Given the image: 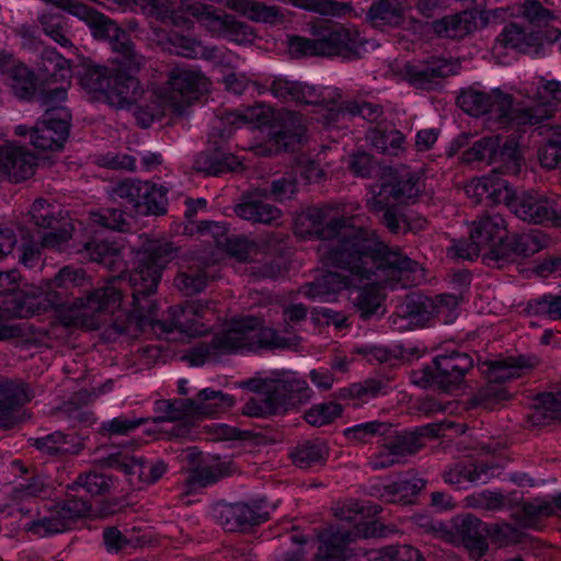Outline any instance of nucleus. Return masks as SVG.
Segmentation results:
<instances>
[{"label":"nucleus","instance_id":"obj_1","mask_svg":"<svg viewBox=\"0 0 561 561\" xmlns=\"http://www.w3.org/2000/svg\"><path fill=\"white\" fill-rule=\"evenodd\" d=\"M295 230L301 237L314 233L322 239L319 253L330 268L304 287L302 294L313 300L332 301L340 290L358 287L353 301L363 318L381 310L385 298L381 285L412 286L414 275L421 272L416 262L327 209L313 208L300 215Z\"/></svg>","mask_w":561,"mask_h":561},{"label":"nucleus","instance_id":"obj_2","mask_svg":"<svg viewBox=\"0 0 561 561\" xmlns=\"http://www.w3.org/2000/svg\"><path fill=\"white\" fill-rule=\"evenodd\" d=\"M91 285V277L81 267L64 266L58 273L41 285H32L24 290L23 304L27 312L39 313L54 309L67 320V324L98 330L106 327L108 334L127 332L129 318L118 314L123 294L114 280L105 286L88 291L84 297L71 298L75 289Z\"/></svg>","mask_w":561,"mask_h":561},{"label":"nucleus","instance_id":"obj_3","mask_svg":"<svg viewBox=\"0 0 561 561\" xmlns=\"http://www.w3.org/2000/svg\"><path fill=\"white\" fill-rule=\"evenodd\" d=\"M379 513L376 505L365 506L358 502L346 505L343 518L354 524L351 531L345 526L331 527L319 537V547L314 561H423L419 550L411 546H390L366 554H346V548L356 537H373L379 535L378 523L374 517ZM291 561V560H284Z\"/></svg>","mask_w":561,"mask_h":561},{"label":"nucleus","instance_id":"obj_4","mask_svg":"<svg viewBox=\"0 0 561 561\" xmlns=\"http://www.w3.org/2000/svg\"><path fill=\"white\" fill-rule=\"evenodd\" d=\"M248 390L255 397L248 401V415L287 411L302 402L308 396V385L294 371L259 373L248 380Z\"/></svg>","mask_w":561,"mask_h":561},{"label":"nucleus","instance_id":"obj_5","mask_svg":"<svg viewBox=\"0 0 561 561\" xmlns=\"http://www.w3.org/2000/svg\"><path fill=\"white\" fill-rule=\"evenodd\" d=\"M176 253V249L170 242H151L147 247L133 253L134 267L129 273H118V277L112 278L118 287V283L127 280L131 288V297L137 311L144 312L146 307L141 305V298L152 295L161 278V271ZM122 289V287L119 286Z\"/></svg>","mask_w":561,"mask_h":561},{"label":"nucleus","instance_id":"obj_6","mask_svg":"<svg viewBox=\"0 0 561 561\" xmlns=\"http://www.w3.org/2000/svg\"><path fill=\"white\" fill-rule=\"evenodd\" d=\"M82 85L98 99H103L116 108H127L137 104L144 93L138 76L128 71L93 66L82 77Z\"/></svg>","mask_w":561,"mask_h":561},{"label":"nucleus","instance_id":"obj_7","mask_svg":"<svg viewBox=\"0 0 561 561\" xmlns=\"http://www.w3.org/2000/svg\"><path fill=\"white\" fill-rule=\"evenodd\" d=\"M459 298L455 295H440L435 298L419 294L409 295L397 306L392 325L399 331L425 325L432 319L448 324L458 316Z\"/></svg>","mask_w":561,"mask_h":561},{"label":"nucleus","instance_id":"obj_8","mask_svg":"<svg viewBox=\"0 0 561 561\" xmlns=\"http://www.w3.org/2000/svg\"><path fill=\"white\" fill-rule=\"evenodd\" d=\"M421 190V179L407 169L388 170L381 182L371 187L368 206L375 211H383L387 227L397 232L400 229L399 217L390 208L394 203L414 198Z\"/></svg>","mask_w":561,"mask_h":561},{"label":"nucleus","instance_id":"obj_9","mask_svg":"<svg viewBox=\"0 0 561 561\" xmlns=\"http://www.w3.org/2000/svg\"><path fill=\"white\" fill-rule=\"evenodd\" d=\"M208 88V79L198 70L175 67L169 72L168 82L153 90L161 114L182 115L193 99Z\"/></svg>","mask_w":561,"mask_h":561},{"label":"nucleus","instance_id":"obj_10","mask_svg":"<svg viewBox=\"0 0 561 561\" xmlns=\"http://www.w3.org/2000/svg\"><path fill=\"white\" fill-rule=\"evenodd\" d=\"M245 345V320L233 318L221 323L210 341H203L190 348L185 358L191 366L217 364Z\"/></svg>","mask_w":561,"mask_h":561},{"label":"nucleus","instance_id":"obj_11","mask_svg":"<svg viewBox=\"0 0 561 561\" xmlns=\"http://www.w3.org/2000/svg\"><path fill=\"white\" fill-rule=\"evenodd\" d=\"M520 94L534 102L531 107H516V125H536L550 118L561 103V82L535 77L520 87Z\"/></svg>","mask_w":561,"mask_h":561},{"label":"nucleus","instance_id":"obj_12","mask_svg":"<svg viewBox=\"0 0 561 561\" xmlns=\"http://www.w3.org/2000/svg\"><path fill=\"white\" fill-rule=\"evenodd\" d=\"M111 196L114 201L145 215L159 216L167 211V188L148 181H121L112 187Z\"/></svg>","mask_w":561,"mask_h":561},{"label":"nucleus","instance_id":"obj_13","mask_svg":"<svg viewBox=\"0 0 561 561\" xmlns=\"http://www.w3.org/2000/svg\"><path fill=\"white\" fill-rule=\"evenodd\" d=\"M358 42L356 32L343 26L323 31L316 38L293 37L289 49L296 56H343L348 57Z\"/></svg>","mask_w":561,"mask_h":561},{"label":"nucleus","instance_id":"obj_14","mask_svg":"<svg viewBox=\"0 0 561 561\" xmlns=\"http://www.w3.org/2000/svg\"><path fill=\"white\" fill-rule=\"evenodd\" d=\"M520 148L515 134L508 136H485L473 142L463 151L461 159L466 162H501L507 170L517 172L520 162Z\"/></svg>","mask_w":561,"mask_h":561},{"label":"nucleus","instance_id":"obj_15","mask_svg":"<svg viewBox=\"0 0 561 561\" xmlns=\"http://www.w3.org/2000/svg\"><path fill=\"white\" fill-rule=\"evenodd\" d=\"M461 108L473 116L490 114L502 127L516 125V107H512V99L500 90L490 93L468 91L459 98Z\"/></svg>","mask_w":561,"mask_h":561},{"label":"nucleus","instance_id":"obj_16","mask_svg":"<svg viewBox=\"0 0 561 561\" xmlns=\"http://www.w3.org/2000/svg\"><path fill=\"white\" fill-rule=\"evenodd\" d=\"M506 237V221L499 214L480 217L472 222L470 229V239L480 247L482 256L489 261H497L507 255Z\"/></svg>","mask_w":561,"mask_h":561},{"label":"nucleus","instance_id":"obj_17","mask_svg":"<svg viewBox=\"0 0 561 561\" xmlns=\"http://www.w3.org/2000/svg\"><path fill=\"white\" fill-rule=\"evenodd\" d=\"M472 367V359L465 353L439 355L433 366L424 370V383L451 392L459 387L465 374Z\"/></svg>","mask_w":561,"mask_h":561},{"label":"nucleus","instance_id":"obj_18","mask_svg":"<svg viewBox=\"0 0 561 561\" xmlns=\"http://www.w3.org/2000/svg\"><path fill=\"white\" fill-rule=\"evenodd\" d=\"M248 131L252 137H268L264 145H254L251 147L256 154H270L279 150L293 149L305 138V128L296 119L290 118L280 127L270 126L265 121L259 122L257 125L248 126Z\"/></svg>","mask_w":561,"mask_h":561},{"label":"nucleus","instance_id":"obj_19","mask_svg":"<svg viewBox=\"0 0 561 561\" xmlns=\"http://www.w3.org/2000/svg\"><path fill=\"white\" fill-rule=\"evenodd\" d=\"M95 463L101 468H112L124 472L130 478L131 483L152 484L167 471V465L162 460L148 461L141 457L123 454L99 458Z\"/></svg>","mask_w":561,"mask_h":561},{"label":"nucleus","instance_id":"obj_20","mask_svg":"<svg viewBox=\"0 0 561 561\" xmlns=\"http://www.w3.org/2000/svg\"><path fill=\"white\" fill-rule=\"evenodd\" d=\"M211 313L208 304L195 301L185 307H170L168 319L157 321L156 325L164 332L179 331L190 336L202 335L208 328L204 321L209 322Z\"/></svg>","mask_w":561,"mask_h":561},{"label":"nucleus","instance_id":"obj_21","mask_svg":"<svg viewBox=\"0 0 561 561\" xmlns=\"http://www.w3.org/2000/svg\"><path fill=\"white\" fill-rule=\"evenodd\" d=\"M71 115L66 107L51 108L31 130V142L41 150L62 147L69 135Z\"/></svg>","mask_w":561,"mask_h":561},{"label":"nucleus","instance_id":"obj_22","mask_svg":"<svg viewBox=\"0 0 561 561\" xmlns=\"http://www.w3.org/2000/svg\"><path fill=\"white\" fill-rule=\"evenodd\" d=\"M465 192L476 203L488 199L492 204H505L510 209L517 197L508 182L495 172L471 180Z\"/></svg>","mask_w":561,"mask_h":561},{"label":"nucleus","instance_id":"obj_23","mask_svg":"<svg viewBox=\"0 0 561 561\" xmlns=\"http://www.w3.org/2000/svg\"><path fill=\"white\" fill-rule=\"evenodd\" d=\"M511 210L519 219L531 224L557 222L559 219L554 201L538 192L517 195Z\"/></svg>","mask_w":561,"mask_h":561},{"label":"nucleus","instance_id":"obj_24","mask_svg":"<svg viewBox=\"0 0 561 561\" xmlns=\"http://www.w3.org/2000/svg\"><path fill=\"white\" fill-rule=\"evenodd\" d=\"M208 267L209 260L205 256L193 255L182 259L179 273L174 278L175 287L185 296L201 293L211 278Z\"/></svg>","mask_w":561,"mask_h":561},{"label":"nucleus","instance_id":"obj_25","mask_svg":"<svg viewBox=\"0 0 561 561\" xmlns=\"http://www.w3.org/2000/svg\"><path fill=\"white\" fill-rule=\"evenodd\" d=\"M0 165L4 180L21 182L31 178L37 165L36 157L26 148L14 144L0 147Z\"/></svg>","mask_w":561,"mask_h":561},{"label":"nucleus","instance_id":"obj_26","mask_svg":"<svg viewBox=\"0 0 561 561\" xmlns=\"http://www.w3.org/2000/svg\"><path fill=\"white\" fill-rule=\"evenodd\" d=\"M33 394L20 380L0 377V430H10L18 423L14 409L31 401Z\"/></svg>","mask_w":561,"mask_h":561},{"label":"nucleus","instance_id":"obj_27","mask_svg":"<svg viewBox=\"0 0 561 561\" xmlns=\"http://www.w3.org/2000/svg\"><path fill=\"white\" fill-rule=\"evenodd\" d=\"M84 252L91 261L104 265L112 272L124 273L127 263L125 257L131 255L133 251L123 241L100 240L84 244Z\"/></svg>","mask_w":561,"mask_h":561},{"label":"nucleus","instance_id":"obj_28","mask_svg":"<svg viewBox=\"0 0 561 561\" xmlns=\"http://www.w3.org/2000/svg\"><path fill=\"white\" fill-rule=\"evenodd\" d=\"M505 49L538 56L543 50V38L538 33L526 32L511 24L500 34L493 48L496 56L502 55Z\"/></svg>","mask_w":561,"mask_h":561},{"label":"nucleus","instance_id":"obj_29","mask_svg":"<svg viewBox=\"0 0 561 561\" xmlns=\"http://www.w3.org/2000/svg\"><path fill=\"white\" fill-rule=\"evenodd\" d=\"M459 64L447 59H433L423 64L407 66L409 81L422 89H430L437 78H444L458 73Z\"/></svg>","mask_w":561,"mask_h":561},{"label":"nucleus","instance_id":"obj_30","mask_svg":"<svg viewBox=\"0 0 561 561\" xmlns=\"http://www.w3.org/2000/svg\"><path fill=\"white\" fill-rule=\"evenodd\" d=\"M191 419L211 417L231 408L234 400L231 396L211 388L198 391L194 399H188Z\"/></svg>","mask_w":561,"mask_h":561},{"label":"nucleus","instance_id":"obj_31","mask_svg":"<svg viewBox=\"0 0 561 561\" xmlns=\"http://www.w3.org/2000/svg\"><path fill=\"white\" fill-rule=\"evenodd\" d=\"M421 444L413 434L397 436L382 446L379 453L371 459L374 469H383L393 463L400 462L407 455L417 451Z\"/></svg>","mask_w":561,"mask_h":561},{"label":"nucleus","instance_id":"obj_32","mask_svg":"<svg viewBox=\"0 0 561 561\" xmlns=\"http://www.w3.org/2000/svg\"><path fill=\"white\" fill-rule=\"evenodd\" d=\"M231 473V463L219 458L203 460L187 474L186 484L191 491L209 486Z\"/></svg>","mask_w":561,"mask_h":561},{"label":"nucleus","instance_id":"obj_33","mask_svg":"<svg viewBox=\"0 0 561 561\" xmlns=\"http://www.w3.org/2000/svg\"><path fill=\"white\" fill-rule=\"evenodd\" d=\"M271 91L277 99L298 103H313L318 98L313 87L280 77L272 81Z\"/></svg>","mask_w":561,"mask_h":561},{"label":"nucleus","instance_id":"obj_34","mask_svg":"<svg viewBox=\"0 0 561 561\" xmlns=\"http://www.w3.org/2000/svg\"><path fill=\"white\" fill-rule=\"evenodd\" d=\"M240 165L241 161L238 157L220 151L202 152L194 163L196 171L215 176L234 171Z\"/></svg>","mask_w":561,"mask_h":561},{"label":"nucleus","instance_id":"obj_35","mask_svg":"<svg viewBox=\"0 0 561 561\" xmlns=\"http://www.w3.org/2000/svg\"><path fill=\"white\" fill-rule=\"evenodd\" d=\"M290 342L273 329L264 327L259 319L248 318V351L267 347H286Z\"/></svg>","mask_w":561,"mask_h":561},{"label":"nucleus","instance_id":"obj_36","mask_svg":"<svg viewBox=\"0 0 561 561\" xmlns=\"http://www.w3.org/2000/svg\"><path fill=\"white\" fill-rule=\"evenodd\" d=\"M424 485V481L420 478L402 477L397 481L382 484L378 493L385 501L410 503L411 499L415 496Z\"/></svg>","mask_w":561,"mask_h":561},{"label":"nucleus","instance_id":"obj_37","mask_svg":"<svg viewBox=\"0 0 561 561\" xmlns=\"http://www.w3.org/2000/svg\"><path fill=\"white\" fill-rule=\"evenodd\" d=\"M32 446L49 456L75 455L80 451V445L75 444L69 435L54 432L38 438H32Z\"/></svg>","mask_w":561,"mask_h":561},{"label":"nucleus","instance_id":"obj_38","mask_svg":"<svg viewBox=\"0 0 561 561\" xmlns=\"http://www.w3.org/2000/svg\"><path fill=\"white\" fill-rule=\"evenodd\" d=\"M446 483L457 489H467L473 483H486L489 476L486 468L477 465H456L444 474Z\"/></svg>","mask_w":561,"mask_h":561},{"label":"nucleus","instance_id":"obj_39","mask_svg":"<svg viewBox=\"0 0 561 561\" xmlns=\"http://www.w3.org/2000/svg\"><path fill=\"white\" fill-rule=\"evenodd\" d=\"M13 94L22 100H30L36 91L35 73L21 60L5 77Z\"/></svg>","mask_w":561,"mask_h":561},{"label":"nucleus","instance_id":"obj_40","mask_svg":"<svg viewBox=\"0 0 561 561\" xmlns=\"http://www.w3.org/2000/svg\"><path fill=\"white\" fill-rule=\"evenodd\" d=\"M68 525L56 506L48 511V514L38 516L24 525V530L37 537H47L66 531Z\"/></svg>","mask_w":561,"mask_h":561},{"label":"nucleus","instance_id":"obj_41","mask_svg":"<svg viewBox=\"0 0 561 561\" xmlns=\"http://www.w3.org/2000/svg\"><path fill=\"white\" fill-rule=\"evenodd\" d=\"M214 516L226 531H243L245 526V504L219 503L214 508Z\"/></svg>","mask_w":561,"mask_h":561},{"label":"nucleus","instance_id":"obj_42","mask_svg":"<svg viewBox=\"0 0 561 561\" xmlns=\"http://www.w3.org/2000/svg\"><path fill=\"white\" fill-rule=\"evenodd\" d=\"M191 404L188 399L157 400L153 404L156 416L152 419V422H175L191 419L188 407Z\"/></svg>","mask_w":561,"mask_h":561},{"label":"nucleus","instance_id":"obj_43","mask_svg":"<svg viewBox=\"0 0 561 561\" xmlns=\"http://www.w3.org/2000/svg\"><path fill=\"white\" fill-rule=\"evenodd\" d=\"M88 11L89 15L84 20H90L95 37L110 41L113 49L119 45V42L126 41L129 34L122 30L114 21L103 14L92 13L89 8Z\"/></svg>","mask_w":561,"mask_h":561},{"label":"nucleus","instance_id":"obj_44","mask_svg":"<svg viewBox=\"0 0 561 561\" xmlns=\"http://www.w3.org/2000/svg\"><path fill=\"white\" fill-rule=\"evenodd\" d=\"M369 18L377 27L385 25L397 26L403 23L404 9L400 3L381 0L370 8Z\"/></svg>","mask_w":561,"mask_h":561},{"label":"nucleus","instance_id":"obj_45","mask_svg":"<svg viewBox=\"0 0 561 561\" xmlns=\"http://www.w3.org/2000/svg\"><path fill=\"white\" fill-rule=\"evenodd\" d=\"M119 54L118 67L116 70L128 71L136 76L147 65V58L136 50L134 43L130 39V35L126 37V41L119 42L114 49Z\"/></svg>","mask_w":561,"mask_h":561},{"label":"nucleus","instance_id":"obj_46","mask_svg":"<svg viewBox=\"0 0 561 561\" xmlns=\"http://www.w3.org/2000/svg\"><path fill=\"white\" fill-rule=\"evenodd\" d=\"M524 357L508 358L504 360L492 362L488 377L490 381L502 382L520 376L522 370L530 367Z\"/></svg>","mask_w":561,"mask_h":561},{"label":"nucleus","instance_id":"obj_47","mask_svg":"<svg viewBox=\"0 0 561 561\" xmlns=\"http://www.w3.org/2000/svg\"><path fill=\"white\" fill-rule=\"evenodd\" d=\"M53 489L51 483L45 476H34L25 483L15 486L10 493L11 501H26L31 497L47 496Z\"/></svg>","mask_w":561,"mask_h":561},{"label":"nucleus","instance_id":"obj_48","mask_svg":"<svg viewBox=\"0 0 561 561\" xmlns=\"http://www.w3.org/2000/svg\"><path fill=\"white\" fill-rule=\"evenodd\" d=\"M505 243L508 245L507 255L503 259H510L512 255L528 256L538 252L543 247V241L534 232L523 234H508Z\"/></svg>","mask_w":561,"mask_h":561},{"label":"nucleus","instance_id":"obj_49","mask_svg":"<svg viewBox=\"0 0 561 561\" xmlns=\"http://www.w3.org/2000/svg\"><path fill=\"white\" fill-rule=\"evenodd\" d=\"M368 139L374 147L388 154L397 156L404 149V136L397 129H374L369 133Z\"/></svg>","mask_w":561,"mask_h":561},{"label":"nucleus","instance_id":"obj_50","mask_svg":"<svg viewBox=\"0 0 561 561\" xmlns=\"http://www.w3.org/2000/svg\"><path fill=\"white\" fill-rule=\"evenodd\" d=\"M244 125L245 115L240 110L220 112L213 121L211 136L227 138Z\"/></svg>","mask_w":561,"mask_h":561},{"label":"nucleus","instance_id":"obj_51","mask_svg":"<svg viewBox=\"0 0 561 561\" xmlns=\"http://www.w3.org/2000/svg\"><path fill=\"white\" fill-rule=\"evenodd\" d=\"M44 33L64 48L72 46L71 39L66 30L64 16L59 14L44 13L39 16Z\"/></svg>","mask_w":561,"mask_h":561},{"label":"nucleus","instance_id":"obj_52","mask_svg":"<svg viewBox=\"0 0 561 561\" xmlns=\"http://www.w3.org/2000/svg\"><path fill=\"white\" fill-rule=\"evenodd\" d=\"M30 213L33 222L41 228L55 229L60 222L58 218L60 211L57 206L47 203L43 198H38L33 203Z\"/></svg>","mask_w":561,"mask_h":561},{"label":"nucleus","instance_id":"obj_53","mask_svg":"<svg viewBox=\"0 0 561 561\" xmlns=\"http://www.w3.org/2000/svg\"><path fill=\"white\" fill-rule=\"evenodd\" d=\"M112 478L94 471L79 474L70 486L71 489L82 488L91 495H102L112 488Z\"/></svg>","mask_w":561,"mask_h":561},{"label":"nucleus","instance_id":"obj_54","mask_svg":"<svg viewBox=\"0 0 561 561\" xmlns=\"http://www.w3.org/2000/svg\"><path fill=\"white\" fill-rule=\"evenodd\" d=\"M540 164L547 169H553L561 162V126L553 129L549 140L539 149Z\"/></svg>","mask_w":561,"mask_h":561},{"label":"nucleus","instance_id":"obj_55","mask_svg":"<svg viewBox=\"0 0 561 561\" xmlns=\"http://www.w3.org/2000/svg\"><path fill=\"white\" fill-rule=\"evenodd\" d=\"M342 409L334 402L319 403L310 408L306 414V421L313 426H323L341 415Z\"/></svg>","mask_w":561,"mask_h":561},{"label":"nucleus","instance_id":"obj_56","mask_svg":"<svg viewBox=\"0 0 561 561\" xmlns=\"http://www.w3.org/2000/svg\"><path fill=\"white\" fill-rule=\"evenodd\" d=\"M434 31L439 36L456 38L465 35L469 27L467 25V14L447 16L434 22Z\"/></svg>","mask_w":561,"mask_h":561},{"label":"nucleus","instance_id":"obj_57","mask_svg":"<svg viewBox=\"0 0 561 561\" xmlns=\"http://www.w3.org/2000/svg\"><path fill=\"white\" fill-rule=\"evenodd\" d=\"M146 422V419L127 417L121 415L103 422L101 424V431L110 436L127 435Z\"/></svg>","mask_w":561,"mask_h":561},{"label":"nucleus","instance_id":"obj_58","mask_svg":"<svg viewBox=\"0 0 561 561\" xmlns=\"http://www.w3.org/2000/svg\"><path fill=\"white\" fill-rule=\"evenodd\" d=\"M535 415L547 419H561V392L540 394L535 405Z\"/></svg>","mask_w":561,"mask_h":561},{"label":"nucleus","instance_id":"obj_59","mask_svg":"<svg viewBox=\"0 0 561 561\" xmlns=\"http://www.w3.org/2000/svg\"><path fill=\"white\" fill-rule=\"evenodd\" d=\"M55 506L59 514L65 517V522L68 526L71 520L81 516H85L91 511V505L88 501L76 496L69 497L62 503L56 504Z\"/></svg>","mask_w":561,"mask_h":561},{"label":"nucleus","instance_id":"obj_60","mask_svg":"<svg viewBox=\"0 0 561 561\" xmlns=\"http://www.w3.org/2000/svg\"><path fill=\"white\" fill-rule=\"evenodd\" d=\"M42 70L47 77L51 78H57L58 76L65 78L70 72L67 60L55 50L44 51L42 56Z\"/></svg>","mask_w":561,"mask_h":561},{"label":"nucleus","instance_id":"obj_61","mask_svg":"<svg viewBox=\"0 0 561 561\" xmlns=\"http://www.w3.org/2000/svg\"><path fill=\"white\" fill-rule=\"evenodd\" d=\"M280 211L265 202H249L248 201V220L255 222L270 224L277 220Z\"/></svg>","mask_w":561,"mask_h":561},{"label":"nucleus","instance_id":"obj_62","mask_svg":"<svg viewBox=\"0 0 561 561\" xmlns=\"http://www.w3.org/2000/svg\"><path fill=\"white\" fill-rule=\"evenodd\" d=\"M91 219L94 224H99L102 227L123 230L126 225L125 214L121 209L107 208L102 211L92 213Z\"/></svg>","mask_w":561,"mask_h":561},{"label":"nucleus","instance_id":"obj_63","mask_svg":"<svg viewBox=\"0 0 561 561\" xmlns=\"http://www.w3.org/2000/svg\"><path fill=\"white\" fill-rule=\"evenodd\" d=\"M50 230L51 231L43 236L42 247L61 251L71 237L70 230L67 228V224L59 222L55 229Z\"/></svg>","mask_w":561,"mask_h":561},{"label":"nucleus","instance_id":"obj_64","mask_svg":"<svg viewBox=\"0 0 561 561\" xmlns=\"http://www.w3.org/2000/svg\"><path fill=\"white\" fill-rule=\"evenodd\" d=\"M323 456V446L317 444H305L294 454V461L300 467H306L320 461Z\"/></svg>","mask_w":561,"mask_h":561}]
</instances>
